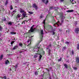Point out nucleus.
<instances>
[{
	"label": "nucleus",
	"instance_id": "0eeeda50",
	"mask_svg": "<svg viewBox=\"0 0 79 79\" xmlns=\"http://www.w3.org/2000/svg\"><path fill=\"white\" fill-rule=\"evenodd\" d=\"M23 18H25V17H27V14L25 13H23Z\"/></svg>",
	"mask_w": 79,
	"mask_h": 79
},
{
	"label": "nucleus",
	"instance_id": "4d7b16f0",
	"mask_svg": "<svg viewBox=\"0 0 79 79\" xmlns=\"http://www.w3.org/2000/svg\"><path fill=\"white\" fill-rule=\"evenodd\" d=\"M23 52H19V53H22Z\"/></svg>",
	"mask_w": 79,
	"mask_h": 79
},
{
	"label": "nucleus",
	"instance_id": "2eb2a0df",
	"mask_svg": "<svg viewBox=\"0 0 79 79\" xmlns=\"http://www.w3.org/2000/svg\"><path fill=\"white\" fill-rule=\"evenodd\" d=\"M3 55H1L0 56V60H2V59H3Z\"/></svg>",
	"mask_w": 79,
	"mask_h": 79
},
{
	"label": "nucleus",
	"instance_id": "de8ad7c7",
	"mask_svg": "<svg viewBox=\"0 0 79 79\" xmlns=\"http://www.w3.org/2000/svg\"><path fill=\"white\" fill-rule=\"evenodd\" d=\"M58 10V7H57L55 10Z\"/></svg>",
	"mask_w": 79,
	"mask_h": 79
},
{
	"label": "nucleus",
	"instance_id": "49530a36",
	"mask_svg": "<svg viewBox=\"0 0 79 79\" xmlns=\"http://www.w3.org/2000/svg\"><path fill=\"white\" fill-rule=\"evenodd\" d=\"M30 41V40H29L28 41H27V42H28V43Z\"/></svg>",
	"mask_w": 79,
	"mask_h": 79
},
{
	"label": "nucleus",
	"instance_id": "7c9ffc66",
	"mask_svg": "<svg viewBox=\"0 0 79 79\" xmlns=\"http://www.w3.org/2000/svg\"><path fill=\"white\" fill-rule=\"evenodd\" d=\"M48 3V0L46 1V2H45L46 5L47 4V3Z\"/></svg>",
	"mask_w": 79,
	"mask_h": 79
},
{
	"label": "nucleus",
	"instance_id": "dca6fc26",
	"mask_svg": "<svg viewBox=\"0 0 79 79\" xmlns=\"http://www.w3.org/2000/svg\"><path fill=\"white\" fill-rule=\"evenodd\" d=\"M73 11H74V10H68L67 11V12H73Z\"/></svg>",
	"mask_w": 79,
	"mask_h": 79
},
{
	"label": "nucleus",
	"instance_id": "6e6552de",
	"mask_svg": "<svg viewBox=\"0 0 79 79\" xmlns=\"http://www.w3.org/2000/svg\"><path fill=\"white\" fill-rule=\"evenodd\" d=\"M20 17H21V16L19 15L18 14L15 17V19H18L19 18H20Z\"/></svg>",
	"mask_w": 79,
	"mask_h": 79
},
{
	"label": "nucleus",
	"instance_id": "c03bdc74",
	"mask_svg": "<svg viewBox=\"0 0 79 79\" xmlns=\"http://www.w3.org/2000/svg\"><path fill=\"white\" fill-rule=\"evenodd\" d=\"M45 20H44V22H43V23H44V24H45Z\"/></svg>",
	"mask_w": 79,
	"mask_h": 79
},
{
	"label": "nucleus",
	"instance_id": "423d86ee",
	"mask_svg": "<svg viewBox=\"0 0 79 79\" xmlns=\"http://www.w3.org/2000/svg\"><path fill=\"white\" fill-rule=\"evenodd\" d=\"M18 46L17 45H16L12 49L15 50V49H17V48H18Z\"/></svg>",
	"mask_w": 79,
	"mask_h": 79
},
{
	"label": "nucleus",
	"instance_id": "c756f323",
	"mask_svg": "<svg viewBox=\"0 0 79 79\" xmlns=\"http://www.w3.org/2000/svg\"><path fill=\"white\" fill-rule=\"evenodd\" d=\"M2 27L0 25V31H2Z\"/></svg>",
	"mask_w": 79,
	"mask_h": 79
},
{
	"label": "nucleus",
	"instance_id": "09e8293b",
	"mask_svg": "<svg viewBox=\"0 0 79 79\" xmlns=\"http://www.w3.org/2000/svg\"><path fill=\"white\" fill-rule=\"evenodd\" d=\"M6 19H3V21H6Z\"/></svg>",
	"mask_w": 79,
	"mask_h": 79
},
{
	"label": "nucleus",
	"instance_id": "6e6d98bb",
	"mask_svg": "<svg viewBox=\"0 0 79 79\" xmlns=\"http://www.w3.org/2000/svg\"><path fill=\"white\" fill-rule=\"evenodd\" d=\"M0 9H2V7H0Z\"/></svg>",
	"mask_w": 79,
	"mask_h": 79
},
{
	"label": "nucleus",
	"instance_id": "1a4fd4ad",
	"mask_svg": "<svg viewBox=\"0 0 79 79\" xmlns=\"http://www.w3.org/2000/svg\"><path fill=\"white\" fill-rule=\"evenodd\" d=\"M5 64H7L9 63H10V62L8 61V60H7L5 62Z\"/></svg>",
	"mask_w": 79,
	"mask_h": 79
},
{
	"label": "nucleus",
	"instance_id": "c85d7f7f",
	"mask_svg": "<svg viewBox=\"0 0 79 79\" xmlns=\"http://www.w3.org/2000/svg\"><path fill=\"white\" fill-rule=\"evenodd\" d=\"M35 75H36V76H37V75H38V73H37V72H36L35 73Z\"/></svg>",
	"mask_w": 79,
	"mask_h": 79
},
{
	"label": "nucleus",
	"instance_id": "5701e85b",
	"mask_svg": "<svg viewBox=\"0 0 79 79\" xmlns=\"http://www.w3.org/2000/svg\"><path fill=\"white\" fill-rule=\"evenodd\" d=\"M73 69H74V70H77V68L76 67H73Z\"/></svg>",
	"mask_w": 79,
	"mask_h": 79
},
{
	"label": "nucleus",
	"instance_id": "bf43d9fd",
	"mask_svg": "<svg viewBox=\"0 0 79 79\" xmlns=\"http://www.w3.org/2000/svg\"><path fill=\"white\" fill-rule=\"evenodd\" d=\"M1 33H0V36H1Z\"/></svg>",
	"mask_w": 79,
	"mask_h": 79
},
{
	"label": "nucleus",
	"instance_id": "37998d69",
	"mask_svg": "<svg viewBox=\"0 0 79 79\" xmlns=\"http://www.w3.org/2000/svg\"><path fill=\"white\" fill-rule=\"evenodd\" d=\"M16 11L15 10L13 12V13H16Z\"/></svg>",
	"mask_w": 79,
	"mask_h": 79
},
{
	"label": "nucleus",
	"instance_id": "338daca9",
	"mask_svg": "<svg viewBox=\"0 0 79 79\" xmlns=\"http://www.w3.org/2000/svg\"><path fill=\"white\" fill-rule=\"evenodd\" d=\"M54 8H56V7H54Z\"/></svg>",
	"mask_w": 79,
	"mask_h": 79
},
{
	"label": "nucleus",
	"instance_id": "680f3d73",
	"mask_svg": "<svg viewBox=\"0 0 79 79\" xmlns=\"http://www.w3.org/2000/svg\"><path fill=\"white\" fill-rule=\"evenodd\" d=\"M48 71H49V70H48Z\"/></svg>",
	"mask_w": 79,
	"mask_h": 79
},
{
	"label": "nucleus",
	"instance_id": "4468645a",
	"mask_svg": "<svg viewBox=\"0 0 79 79\" xmlns=\"http://www.w3.org/2000/svg\"><path fill=\"white\" fill-rule=\"evenodd\" d=\"M64 66L66 69H68V65H67V64H64Z\"/></svg>",
	"mask_w": 79,
	"mask_h": 79
},
{
	"label": "nucleus",
	"instance_id": "9d476101",
	"mask_svg": "<svg viewBox=\"0 0 79 79\" xmlns=\"http://www.w3.org/2000/svg\"><path fill=\"white\" fill-rule=\"evenodd\" d=\"M39 44H37L35 46V48H36L37 50L39 49Z\"/></svg>",
	"mask_w": 79,
	"mask_h": 79
},
{
	"label": "nucleus",
	"instance_id": "b1692460",
	"mask_svg": "<svg viewBox=\"0 0 79 79\" xmlns=\"http://www.w3.org/2000/svg\"><path fill=\"white\" fill-rule=\"evenodd\" d=\"M62 60V58H60V59L58 60V61H61Z\"/></svg>",
	"mask_w": 79,
	"mask_h": 79
},
{
	"label": "nucleus",
	"instance_id": "7ed1b4c3",
	"mask_svg": "<svg viewBox=\"0 0 79 79\" xmlns=\"http://www.w3.org/2000/svg\"><path fill=\"white\" fill-rule=\"evenodd\" d=\"M64 17L63 16V14H62L60 15V18L61 19V21L62 22V23H63V21H64V20H63V19H64Z\"/></svg>",
	"mask_w": 79,
	"mask_h": 79
},
{
	"label": "nucleus",
	"instance_id": "a211bd4d",
	"mask_svg": "<svg viewBox=\"0 0 79 79\" xmlns=\"http://www.w3.org/2000/svg\"><path fill=\"white\" fill-rule=\"evenodd\" d=\"M48 55H50V52H51V50H50V49H48Z\"/></svg>",
	"mask_w": 79,
	"mask_h": 79
},
{
	"label": "nucleus",
	"instance_id": "5fc2aeb1",
	"mask_svg": "<svg viewBox=\"0 0 79 79\" xmlns=\"http://www.w3.org/2000/svg\"><path fill=\"white\" fill-rule=\"evenodd\" d=\"M31 19H30L29 20H28V21H31Z\"/></svg>",
	"mask_w": 79,
	"mask_h": 79
},
{
	"label": "nucleus",
	"instance_id": "864d4df0",
	"mask_svg": "<svg viewBox=\"0 0 79 79\" xmlns=\"http://www.w3.org/2000/svg\"><path fill=\"white\" fill-rule=\"evenodd\" d=\"M73 0H72V1H71V2H73Z\"/></svg>",
	"mask_w": 79,
	"mask_h": 79
},
{
	"label": "nucleus",
	"instance_id": "ddd939ff",
	"mask_svg": "<svg viewBox=\"0 0 79 79\" xmlns=\"http://www.w3.org/2000/svg\"><path fill=\"white\" fill-rule=\"evenodd\" d=\"M41 35H42L41 36V37H43V35H44V33L43 32V30L41 31Z\"/></svg>",
	"mask_w": 79,
	"mask_h": 79
},
{
	"label": "nucleus",
	"instance_id": "473e14b6",
	"mask_svg": "<svg viewBox=\"0 0 79 79\" xmlns=\"http://www.w3.org/2000/svg\"><path fill=\"white\" fill-rule=\"evenodd\" d=\"M72 55H74V51L73 50L72 51Z\"/></svg>",
	"mask_w": 79,
	"mask_h": 79
},
{
	"label": "nucleus",
	"instance_id": "f704fd0d",
	"mask_svg": "<svg viewBox=\"0 0 79 79\" xmlns=\"http://www.w3.org/2000/svg\"><path fill=\"white\" fill-rule=\"evenodd\" d=\"M65 44H69V42L67 41V42H65Z\"/></svg>",
	"mask_w": 79,
	"mask_h": 79
},
{
	"label": "nucleus",
	"instance_id": "3c124183",
	"mask_svg": "<svg viewBox=\"0 0 79 79\" xmlns=\"http://www.w3.org/2000/svg\"><path fill=\"white\" fill-rule=\"evenodd\" d=\"M53 34V35H54V34H55V32H52Z\"/></svg>",
	"mask_w": 79,
	"mask_h": 79
},
{
	"label": "nucleus",
	"instance_id": "f257e3e1",
	"mask_svg": "<svg viewBox=\"0 0 79 79\" xmlns=\"http://www.w3.org/2000/svg\"><path fill=\"white\" fill-rule=\"evenodd\" d=\"M34 25H33L32 27H31L30 30L28 31L29 32H33L35 30L36 28H34Z\"/></svg>",
	"mask_w": 79,
	"mask_h": 79
},
{
	"label": "nucleus",
	"instance_id": "a878e982",
	"mask_svg": "<svg viewBox=\"0 0 79 79\" xmlns=\"http://www.w3.org/2000/svg\"><path fill=\"white\" fill-rule=\"evenodd\" d=\"M49 47H51V44H50L49 46L47 47V48H46L47 50H48V49Z\"/></svg>",
	"mask_w": 79,
	"mask_h": 79
},
{
	"label": "nucleus",
	"instance_id": "20e7f679",
	"mask_svg": "<svg viewBox=\"0 0 79 79\" xmlns=\"http://www.w3.org/2000/svg\"><path fill=\"white\" fill-rule=\"evenodd\" d=\"M75 31L77 34H78L79 33V28H76L75 29Z\"/></svg>",
	"mask_w": 79,
	"mask_h": 79
},
{
	"label": "nucleus",
	"instance_id": "8fccbe9b",
	"mask_svg": "<svg viewBox=\"0 0 79 79\" xmlns=\"http://www.w3.org/2000/svg\"><path fill=\"white\" fill-rule=\"evenodd\" d=\"M17 68V66H16L15 67V69H16V68Z\"/></svg>",
	"mask_w": 79,
	"mask_h": 79
},
{
	"label": "nucleus",
	"instance_id": "39448f33",
	"mask_svg": "<svg viewBox=\"0 0 79 79\" xmlns=\"http://www.w3.org/2000/svg\"><path fill=\"white\" fill-rule=\"evenodd\" d=\"M76 61L77 63H79V57H77L76 58Z\"/></svg>",
	"mask_w": 79,
	"mask_h": 79
},
{
	"label": "nucleus",
	"instance_id": "a18cd8bd",
	"mask_svg": "<svg viewBox=\"0 0 79 79\" xmlns=\"http://www.w3.org/2000/svg\"><path fill=\"white\" fill-rule=\"evenodd\" d=\"M63 1H64V0H60V2H63Z\"/></svg>",
	"mask_w": 79,
	"mask_h": 79
},
{
	"label": "nucleus",
	"instance_id": "13d9d810",
	"mask_svg": "<svg viewBox=\"0 0 79 79\" xmlns=\"http://www.w3.org/2000/svg\"><path fill=\"white\" fill-rule=\"evenodd\" d=\"M1 40H2V39H1V38H0V41Z\"/></svg>",
	"mask_w": 79,
	"mask_h": 79
},
{
	"label": "nucleus",
	"instance_id": "603ef678",
	"mask_svg": "<svg viewBox=\"0 0 79 79\" xmlns=\"http://www.w3.org/2000/svg\"><path fill=\"white\" fill-rule=\"evenodd\" d=\"M69 32V31H68L67 30L66 31V32Z\"/></svg>",
	"mask_w": 79,
	"mask_h": 79
},
{
	"label": "nucleus",
	"instance_id": "58836bf2",
	"mask_svg": "<svg viewBox=\"0 0 79 79\" xmlns=\"http://www.w3.org/2000/svg\"><path fill=\"white\" fill-rule=\"evenodd\" d=\"M75 24H77V22L76 21V22H75Z\"/></svg>",
	"mask_w": 79,
	"mask_h": 79
},
{
	"label": "nucleus",
	"instance_id": "aec40b11",
	"mask_svg": "<svg viewBox=\"0 0 79 79\" xmlns=\"http://www.w3.org/2000/svg\"><path fill=\"white\" fill-rule=\"evenodd\" d=\"M14 43H15V41H12L11 43L10 44H11V45L12 46H13V44H14Z\"/></svg>",
	"mask_w": 79,
	"mask_h": 79
},
{
	"label": "nucleus",
	"instance_id": "a19ab883",
	"mask_svg": "<svg viewBox=\"0 0 79 79\" xmlns=\"http://www.w3.org/2000/svg\"><path fill=\"white\" fill-rule=\"evenodd\" d=\"M40 19H41V18H42V15H41V16H40Z\"/></svg>",
	"mask_w": 79,
	"mask_h": 79
},
{
	"label": "nucleus",
	"instance_id": "f3484780",
	"mask_svg": "<svg viewBox=\"0 0 79 79\" xmlns=\"http://www.w3.org/2000/svg\"><path fill=\"white\" fill-rule=\"evenodd\" d=\"M42 55H40V56L39 57V60H41V58H42Z\"/></svg>",
	"mask_w": 79,
	"mask_h": 79
},
{
	"label": "nucleus",
	"instance_id": "72a5a7b5",
	"mask_svg": "<svg viewBox=\"0 0 79 79\" xmlns=\"http://www.w3.org/2000/svg\"><path fill=\"white\" fill-rule=\"evenodd\" d=\"M25 21H26V20H25L24 21H23L22 23V24H23V23H24V24H25Z\"/></svg>",
	"mask_w": 79,
	"mask_h": 79
},
{
	"label": "nucleus",
	"instance_id": "f8f14e48",
	"mask_svg": "<svg viewBox=\"0 0 79 79\" xmlns=\"http://www.w3.org/2000/svg\"><path fill=\"white\" fill-rule=\"evenodd\" d=\"M20 13H23V12H24V11L23 10V9L20 8Z\"/></svg>",
	"mask_w": 79,
	"mask_h": 79
},
{
	"label": "nucleus",
	"instance_id": "e2e57ef3",
	"mask_svg": "<svg viewBox=\"0 0 79 79\" xmlns=\"http://www.w3.org/2000/svg\"><path fill=\"white\" fill-rule=\"evenodd\" d=\"M49 79H52L51 78H50Z\"/></svg>",
	"mask_w": 79,
	"mask_h": 79
},
{
	"label": "nucleus",
	"instance_id": "4be33fe9",
	"mask_svg": "<svg viewBox=\"0 0 79 79\" xmlns=\"http://www.w3.org/2000/svg\"><path fill=\"white\" fill-rule=\"evenodd\" d=\"M10 33L11 34H16V33L15 32H10Z\"/></svg>",
	"mask_w": 79,
	"mask_h": 79
},
{
	"label": "nucleus",
	"instance_id": "4c0bfd02",
	"mask_svg": "<svg viewBox=\"0 0 79 79\" xmlns=\"http://www.w3.org/2000/svg\"><path fill=\"white\" fill-rule=\"evenodd\" d=\"M45 0H42V2L44 3H45Z\"/></svg>",
	"mask_w": 79,
	"mask_h": 79
},
{
	"label": "nucleus",
	"instance_id": "052dcab7",
	"mask_svg": "<svg viewBox=\"0 0 79 79\" xmlns=\"http://www.w3.org/2000/svg\"><path fill=\"white\" fill-rule=\"evenodd\" d=\"M2 10H4V9L3 8H2Z\"/></svg>",
	"mask_w": 79,
	"mask_h": 79
},
{
	"label": "nucleus",
	"instance_id": "2f4dec72",
	"mask_svg": "<svg viewBox=\"0 0 79 79\" xmlns=\"http://www.w3.org/2000/svg\"><path fill=\"white\" fill-rule=\"evenodd\" d=\"M10 10H12V9H13V6H10Z\"/></svg>",
	"mask_w": 79,
	"mask_h": 79
},
{
	"label": "nucleus",
	"instance_id": "bb28decb",
	"mask_svg": "<svg viewBox=\"0 0 79 79\" xmlns=\"http://www.w3.org/2000/svg\"><path fill=\"white\" fill-rule=\"evenodd\" d=\"M19 45L20 47H23V44L22 43H19Z\"/></svg>",
	"mask_w": 79,
	"mask_h": 79
},
{
	"label": "nucleus",
	"instance_id": "f03ea898",
	"mask_svg": "<svg viewBox=\"0 0 79 79\" xmlns=\"http://www.w3.org/2000/svg\"><path fill=\"white\" fill-rule=\"evenodd\" d=\"M32 7L33 8H35V10H37V9H38V7H37V6L35 3H34L33 4Z\"/></svg>",
	"mask_w": 79,
	"mask_h": 79
},
{
	"label": "nucleus",
	"instance_id": "0e129e2a",
	"mask_svg": "<svg viewBox=\"0 0 79 79\" xmlns=\"http://www.w3.org/2000/svg\"><path fill=\"white\" fill-rule=\"evenodd\" d=\"M27 23V21H26Z\"/></svg>",
	"mask_w": 79,
	"mask_h": 79
},
{
	"label": "nucleus",
	"instance_id": "412c9836",
	"mask_svg": "<svg viewBox=\"0 0 79 79\" xmlns=\"http://www.w3.org/2000/svg\"><path fill=\"white\" fill-rule=\"evenodd\" d=\"M9 25H12V23L11 22H10L8 23Z\"/></svg>",
	"mask_w": 79,
	"mask_h": 79
},
{
	"label": "nucleus",
	"instance_id": "9b49d317",
	"mask_svg": "<svg viewBox=\"0 0 79 79\" xmlns=\"http://www.w3.org/2000/svg\"><path fill=\"white\" fill-rule=\"evenodd\" d=\"M38 55H39V54H36L34 56V58H36L37 56H38Z\"/></svg>",
	"mask_w": 79,
	"mask_h": 79
},
{
	"label": "nucleus",
	"instance_id": "e433bc0d",
	"mask_svg": "<svg viewBox=\"0 0 79 79\" xmlns=\"http://www.w3.org/2000/svg\"><path fill=\"white\" fill-rule=\"evenodd\" d=\"M50 9L51 10H52V9H53V7H51L50 8Z\"/></svg>",
	"mask_w": 79,
	"mask_h": 79
},
{
	"label": "nucleus",
	"instance_id": "6ab92c4d",
	"mask_svg": "<svg viewBox=\"0 0 79 79\" xmlns=\"http://www.w3.org/2000/svg\"><path fill=\"white\" fill-rule=\"evenodd\" d=\"M28 13H29V14H30L31 15H32V14H34V12H32L29 11L28 12Z\"/></svg>",
	"mask_w": 79,
	"mask_h": 79
},
{
	"label": "nucleus",
	"instance_id": "ea45409f",
	"mask_svg": "<svg viewBox=\"0 0 79 79\" xmlns=\"http://www.w3.org/2000/svg\"><path fill=\"white\" fill-rule=\"evenodd\" d=\"M55 25H57V26H58H58H59V24H58V23H56Z\"/></svg>",
	"mask_w": 79,
	"mask_h": 79
},
{
	"label": "nucleus",
	"instance_id": "79ce46f5",
	"mask_svg": "<svg viewBox=\"0 0 79 79\" xmlns=\"http://www.w3.org/2000/svg\"><path fill=\"white\" fill-rule=\"evenodd\" d=\"M63 48L64 50H65L66 49V47H64Z\"/></svg>",
	"mask_w": 79,
	"mask_h": 79
},
{
	"label": "nucleus",
	"instance_id": "cd10ccee",
	"mask_svg": "<svg viewBox=\"0 0 79 79\" xmlns=\"http://www.w3.org/2000/svg\"><path fill=\"white\" fill-rule=\"evenodd\" d=\"M77 49L79 50V44H77Z\"/></svg>",
	"mask_w": 79,
	"mask_h": 79
},
{
	"label": "nucleus",
	"instance_id": "393cba45",
	"mask_svg": "<svg viewBox=\"0 0 79 79\" xmlns=\"http://www.w3.org/2000/svg\"><path fill=\"white\" fill-rule=\"evenodd\" d=\"M8 0H7V1H6V2L5 5H7V4H8Z\"/></svg>",
	"mask_w": 79,
	"mask_h": 79
},
{
	"label": "nucleus",
	"instance_id": "774afa93",
	"mask_svg": "<svg viewBox=\"0 0 79 79\" xmlns=\"http://www.w3.org/2000/svg\"><path fill=\"white\" fill-rule=\"evenodd\" d=\"M31 37H32V36H31Z\"/></svg>",
	"mask_w": 79,
	"mask_h": 79
},
{
	"label": "nucleus",
	"instance_id": "69168bd1",
	"mask_svg": "<svg viewBox=\"0 0 79 79\" xmlns=\"http://www.w3.org/2000/svg\"><path fill=\"white\" fill-rule=\"evenodd\" d=\"M23 19V18H22V19Z\"/></svg>",
	"mask_w": 79,
	"mask_h": 79
},
{
	"label": "nucleus",
	"instance_id": "c9c22d12",
	"mask_svg": "<svg viewBox=\"0 0 79 79\" xmlns=\"http://www.w3.org/2000/svg\"><path fill=\"white\" fill-rule=\"evenodd\" d=\"M2 78H4L5 79H6V76H4V77H2Z\"/></svg>",
	"mask_w": 79,
	"mask_h": 79
}]
</instances>
